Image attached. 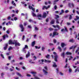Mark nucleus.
Masks as SVG:
<instances>
[{
	"label": "nucleus",
	"mask_w": 79,
	"mask_h": 79,
	"mask_svg": "<svg viewBox=\"0 0 79 79\" xmlns=\"http://www.w3.org/2000/svg\"><path fill=\"white\" fill-rule=\"evenodd\" d=\"M15 12L17 14H18L19 12V10H17L15 11Z\"/></svg>",
	"instance_id": "nucleus-58"
},
{
	"label": "nucleus",
	"mask_w": 79,
	"mask_h": 79,
	"mask_svg": "<svg viewBox=\"0 0 79 79\" xmlns=\"http://www.w3.org/2000/svg\"><path fill=\"white\" fill-rule=\"evenodd\" d=\"M14 41H15V42L14 43H15V47H17V45H18V46H21V44H20L19 42H18L17 41V40L15 41V40H14Z\"/></svg>",
	"instance_id": "nucleus-3"
},
{
	"label": "nucleus",
	"mask_w": 79,
	"mask_h": 79,
	"mask_svg": "<svg viewBox=\"0 0 79 79\" xmlns=\"http://www.w3.org/2000/svg\"><path fill=\"white\" fill-rule=\"evenodd\" d=\"M53 67H55V68H56V66H57V65L56 64H54L53 65Z\"/></svg>",
	"instance_id": "nucleus-46"
},
{
	"label": "nucleus",
	"mask_w": 79,
	"mask_h": 79,
	"mask_svg": "<svg viewBox=\"0 0 79 79\" xmlns=\"http://www.w3.org/2000/svg\"><path fill=\"white\" fill-rule=\"evenodd\" d=\"M58 1H59V0H56L54 1L53 3L54 5H55V4L56 2H58Z\"/></svg>",
	"instance_id": "nucleus-34"
},
{
	"label": "nucleus",
	"mask_w": 79,
	"mask_h": 79,
	"mask_svg": "<svg viewBox=\"0 0 79 79\" xmlns=\"http://www.w3.org/2000/svg\"><path fill=\"white\" fill-rule=\"evenodd\" d=\"M2 37L3 40H5L6 37V38H8L9 36H8V35H7V34H6V35H3Z\"/></svg>",
	"instance_id": "nucleus-5"
},
{
	"label": "nucleus",
	"mask_w": 79,
	"mask_h": 79,
	"mask_svg": "<svg viewBox=\"0 0 79 79\" xmlns=\"http://www.w3.org/2000/svg\"><path fill=\"white\" fill-rule=\"evenodd\" d=\"M24 48H28V46L27 45H25V47Z\"/></svg>",
	"instance_id": "nucleus-43"
},
{
	"label": "nucleus",
	"mask_w": 79,
	"mask_h": 79,
	"mask_svg": "<svg viewBox=\"0 0 79 79\" xmlns=\"http://www.w3.org/2000/svg\"><path fill=\"white\" fill-rule=\"evenodd\" d=\"M61 55L62 57H63L64 58V56H65V53L64 52L62 53Z\"/></svg>",
	"instance_id": "nucleus-12"
},
{
	"label": "nucleus",
	"mask_w": 79,
	"mask_h": 79,
	"mask_svg": "<svg viewBox=\"0 0 79 79\" xmlns=\"http://www.w3.org/2000/svg\"><path fill=\"white\" fill-rule=\"evenodd\" d=\"M19 27L21 28V31L23 32L24 31V27L23 26V25L22 24H21L19 25Z\"/></svg>",
	"instance_id": "nucleus-6"
},
{
	"label": "nucleus",
	"mask_w": 79,
	"mask_h": 79,
	"mask_svg": "<svg viewBox=\"0 0 79 79\" xmlns=\"http://www.w3.org/2000/svg\"><path fill=\"white\" fill-rule=\"evenodd\" d=\"M72 19V16L71 15H70L69 16V19Z\"/></svg>",
	"instance_id": "nucleus-42"
},
{
	"label": "nucleus",
	"mask_w": 79,
	"mask_h": 79,
	"mask_svg": "<svg viewBox=\"0 0 79 79\" xmlns=\"http://www.w3.org/2000/svg\"><path fill=\"white\" fill-rule=\"evenodd\" d=\"M48 21H49V19L48 18H47L46 20V21L47 23H48Z\"/></svg>",
	"instance_id": "nucleus-48"
},
{
	"label": "nucleus",
	"mask_w": 79,
	"mask_h": 79,
	"mask_svg": "<svg viewBox=\"0 0 79 79\" xmlns=\"http://www.w3.org/2000/svg\"><path fill=\"white\" fill-rule=\"evenodd\" d=\"M68 5L69 7L70 8H73V7H74V4L73 2L69 3Z\"/></svg>",
	"instance_id": "nucleus-1"
},
{
	"label": "nucleus",
	"mask_w": 79,
	"mask_h": 79,
	"mask_svg": "<svg viewBox=\"0 0 79 79\" xmlns=\"http://www.w3.org/2000/svg\"><path fill=\"white\" fill-rule=\"evenodd\" d=\"M1 56L2 57V58H4V56H3V54H1Z\"/></svg>",
	"instance_id": "nucleus-53"
},
{
	"label": "nucleus",
	"mask_w": 79,
	"mask_h": 79,
	"mask_svg": "<svg viewBox=\"0 0 79 79\" xmlns=\"http://www.w3.org/2000/svg\"><path fill=\"white\" fill-rule=\"evenodd\" d=\"M32 60H31L30 61H29V62H30V63H35V62H32Z\"/></svg>",
	"instance_id": "nucleus-38"
},
{
	"label": "nucleus",
	"mask_w": 79,
	"mask_h": 79,
	"mask_svg": "<svg viewBox=\"0 0 79 79\" xmlns=\"http://www.w3.org/2000/svg\"><path fill=\"white\" fill-rule=\"evenodd\" d=\"M50 23L52 24H53L55 23V20L53 19L52 20L51 22H50Z\"/></svg>",
	"instance_id": "nucleus-18"
},
{
	"label": "nucleus",
	"mask_w": 79,
	"mask_h": 79,
	"mask_svg": "<svg viewBox=\"0 0 79 79\" xmlns=\"http://www.w3.org/2000/svg\"><path fill=\"white\" fill-rule=\"evenodd\" d=\"M49 30L50 31H53V28H51V27H50L49 28Z\"/></svg>",
	"instance_id": "nucleus-32"
},
{
	"label": "nucleus",
	"mask_w": 79,
	"mask_h": 79,
	"mask_svg": "<svg viewBox=\"0 0 79 79\" xmlns=\"http://www.w3.org/2000/svg\"><path fill=\"white\" fill-rule=\"evenodd\" d=\"M64 28H65V30L66 31V32H68V29H67V28H66V27H64Z\"/></svg>",
	"instance_id": "nucleus-37"
},
{
	"label": "nucleus",
	"mask_w": 79,
	"mask_h": 79,
	"mask_svg": "<svg viewBox=\"0 0 79 79\" xmlns=\"http://www.w3.org/2000/svg\"><path fill=\"white\" fill-rule=\"evenodd\" d=\"M10 19H11V17H10V16L8 17L7 19H8L9 20H10Z\"/></svg>",
	"instance_id": "nucleus-61"
},
{
	"label": "nucleus",
	"mask_w": 79,
	"mask_h": 79,
	"mask_svg": "<svg viewBox=\"0 0 79 79\" xmlns=\"http://www.w3.org/2000/svg\"><path fill=\"white\" fill-rule=\"evenodd\" d=\"M58 34H59L58 33L56 32H53V35H52V37H55V35H58Z\"/></svg>",
	"instance_id": "nucleus-8"
},
{
	"label": "nucleus",
	"mask_w": 79,
	"mask_h": 79,
	"mask_svg": "<svg viewBox=\"0 0 79 79\" xmlns=\"http://www.w3.org/2000/svg\"><path fill=\"white\" fill-rule=\"evenodd\" d=\"M38 30L39 28L37 27H35V31H38Z\"/></svg>",
	"instance_id": "nucleus-31"
},
{
	"label": "nucleus",
	"mask_w": 79,
	"mask_h": 79,
	"mask_svg": "<svg viewBox=\"0 0 79 79\" xmlns=\"http://www.w3.org/2000/svg\"><path fill=\"white\" fill-rule=\"evenodd\" d=\"M59 74H60V75L62 76H63V75H64V74H63V73L61 72L59 73Z\"/></svg>",
	"instance_id": "nucleus-39"
},
{
	"label": "nucleus",
	"mask_w": 79,
	"mask_h": 79,
	"mask_svg": "<svg viewBox=\"0 0 79 79\" xmlns=\"http://www.w3.org/2000/svg\"><path fill=\"white\" fill-rule=\"evenodd\" d=\"M43 71L45 75H47V74H48V72H47V71L45 70L44 69H43Z\"/></svg>",
	"instance_id": "nucleus-10"
},
{
	"label": "nucleus",
	"mask_w": 79,
	"mask_h": 79,
	"mask_svg": "<svg viewBox=\"0 0 79 79\" xmlns=\"http://www.w3.org/2000/svg\"><path fill=\"white\" fill-rule=\"evenodd\" d=\"M63 20H62L60 23V25L61 26H62V23H63Z\"/></svg>",
	"instance_id": "nucleus-55"
},
{
	"label": "nucleus",
	"mask_w": 79,
	"mask_h": 79,
	"mask_svg": "<svg viewBox=\"0 0 79 79\" xmlns=\"http://www.w3.org/2000/svg\"><path fill=\"white\" fill-rule=\"evenodd\" d=\"M73 46H72L69 48V49L70 50H71V49H73Z\"/></svg>",
	"instance_id": "nucleus-59"
},
{
	"label": "nucleus",
	"mask_w": 79,
	"mask_h": 79,
	"mask_svg": "<svg viewBox=\"0 0 79 79\" xmlns=\"http://www.w3.org/2000/svg\"><path fill=\"white\" fill-rule=\"evenodd\" d=\"M29 56H30V52H28L27 54L26 55V58H28V57H29Z\"/></svg>",
	"instance_id": "nucleus-13"
},
{
	"label": "nucleus",
	"mask_w": 79,
	"mask_h": 79,
	"mask_svg": "<svg viewBox=\"0 0 79 79\" xmlns=\"http://www.w3.org/2000/svg\"><path fill=\"white\" fill-rule=\"evenodd\" d=\"M9 44L10 45L12 44H15V42H13L12 40H10L9 41Z\"/></svg>",
	"instance_id": "nucleus-11"
},
{
	"label": "nucleus",
	"mask_w": 79,
	"mask_h": 79,
	"mask_svg": "<svg viewBox=\"0 0 79 79\" xmlns=\"http://www.w3.org/2000/svg\"><path fill=\"white\" fill-rule=\"evenodd\" d=\"M39 76L40 77H43V75H42V74H39Z\"/></svg>",
	"instance_id": "nucleus-54"
},
{
	"label": "nucleus",
	"mask_w": 79,
	"mask_h": 79,
	"mask_svg": "<svg viewBox=\"0 0 79 79\" xmlns=\"http://www.w3.org/2000/svg\"><path fill=\"white\" fill-rule=\"evenodd\" d=\"M47 16V13L44 12L43 13V15H42V17L43 18H45Z\"/></svg>",
	"instance_id": "nucleus-7"
},
{
	"label": "nucleus",
	"mask_w": 79,
	"mask_h": 79,
	"mask_svg": "<svg viewBox=\"0 0 79 79\" xmlns=\"http://www.w3.org/2000/svg\"><path fill=\"white\" fill-rule=\"evenodd\" d=\"M66 54V55H72V53L70 52H67Z\"/></svg>",
	"instance_id": "nucleus-17"
},
{
	"label": "nucleus",
	"mask_w": 79,
	"mask_h": 79,
	"mask_svg": "<svg viewBox=\"0 0 79 79\" xmlns=\"http://www.w3.org/2000/svg\"><path fill=\"white\" fill-rule=\"evenodd\" d=\"M61 47H62V48H64V46H65V44L64 43H61Z\"/></svg>",
	"instance_id": "nucleus-19"
},
{
	"label": "nucleus",
	"mask_w": 79,
	"mask_h": 79,
	"mask_svg": "<svg viewBox=\"0 0 79 79\" xmlns=\"http://www.w3.org/2000/svg\"><path fill=\"white\" fill-rule=\"evenodd\" d=\"M22 51L23 52H24V53H26V49L25 48H24L22 50Z\"/></svg>",
	"instance_id": "nucleus-26"
},
{
	"label": "nucleus",
	"mask_w": 79,
	"mask_h": 79,
	"mask_svg": "<svg viewBox=\"0 0 79 79\" xmlns=\"http://www.w3.org/2000/svg\"><path fill=\"white\" fill-rule=\"evenodd\" d=\"M29 21L30 23H32V22L33 23H34V20H33L31 19H29Z\"/></svg>",
	"instance_id": "nucleus-28"
},
{
	"label": "nucleus",
	"mask_w": 79,
	"mask_h": 79,
	"mask_svg": "<svg viewBox=\"0 0 79 79\" xmlns=\"http://www.w3.org/2000/svg\"><path fill=\"white\" fill-rule=\"evenodd\" d=\"M53 42L54 44H56V40L55 39H54Z\"/></svg>",
	"instance_id": "nucleus-35"
},
{
	"label": "nucleus",
	"mask_w": 79,
	"mask_h": 79,
	"mask_svg": "<svg viewBox=\"0 0 79 79\" xmlns=\"http://www.w3.org/2000/svg\"><path fill=\"white\" fill-rule=\"evenodd\" d=\"M35 41H34L33 42H32L31 44V46L34 47V45H35Z\"/></svg>",
	"instance_id": "nucleus-14"
},
{
	"label": "nucleus",
	"mask_w": 79,
	"mask_h": 79,
	"mask_svg": "<svg viewBox=\"0 0 79 79\" xmlns=\"http://www.w3.org/2000/svg\"><path fill=\"white\" fill-rule=\"evenodd\" d=\"M32 15L33 16H34V17H36L37 16V15H36L34 12H32Z\"/></svg>",
	"instance_id": "nucleus-23"
},
{
	"label": "nucleus",
	"mask_w": 79,
	"mask_h": 79,
	"mask_svg": "<svg viewBox=\"0 0 79 79\" xmlns=\"http://www.w3.org/2000/svg\"><path fill=\"white\" fill-rule=\"evenodd\" d=\"M31 10L33 11V12H34L35 11V8H33V7H32L31 9Z\"/></svg>",
	"instance_id": "nucleus-52"
},
{
	"label": "nucleus",
	"mask_w": 79,
	"mask_h": 79,
	"mask_svg": "<svg viewBox=\"0 0 79 79\" xmlns=\"http://www.w3.org/2000/svg\"><path fill=\"white\" fill-rule=\"evenodd\" d=\"M67 26H69V25H71V23H67Z\"/></svg>",
	"instance_id": "nucleus-45"
},
{
	"label": "nucleus",
	"mask_w": 79,
	"mask_h": 79,
	"mask_svg": "<svg viewBox=\"0 0 79 79\" xmlns=\"http://www.w3.org/2000/svg\"><path fill=\"white\" fill-rule=\"evenodd\" d=\"M46 58H48V59L50 58V55L49 54H48L47 56H45Z\"/></svg>",
	"instance_id": "nucleus-27"
},
{
	"label": "nucleus",
	"mask_w": 79,
	"mask_h": 79,
	"mask_svg": "<svg viewBox=\"0 0 79 79\" xmlns=\"http://www.w3.org/2000/svg\"><path fill=\"white\" fill-rule=\"evenodd\" d=\"M28 28H30V29H31V25H28Z\"/></svg>",
	"instance_id": "nucleus-62"
},
{
	"label": "nucleus",
	"mask_w": 79,
	"mask_h": 79,
	"mask_svg": "<svg viewBox=\"0 0 79 79\" xmlns=\"http://www.w3.org/2000/svg\"><path fill=\"white\" fill-rule=\"evenodd\" d=\"M45 48L43 46L42 47V51H44V50H45Z\"/></svg>",
	"instance_id": "nucleus-36"
},
{
	"label": "nucleus",
	"mask_w": 79,
	"mask_h": 79,
	"mask_svg": "<svg viewBox=\"0 0 79 79\" xmlns=\"http://www.w3.org/2000/svg\"><path fill=\"white\" fill-rule=\"evenodd\" d=\"M4 73H2L1 74V76L2 77H3V75H4Z\"/></svg>",
	"instance_id": "nucleus-40"
},
{
	"label": "nucleus",
	"mask_w": 79,
	"mask_h": 79,
	"mask_svg": "<svg viewBox=\"0 0 79 79\" xmlns=\"http://www.w3.org/2000/svg\"><path fill=\"white\" fill-rule=\"evenodd\" d=\"M14 20L15 21H16V20H18V18H17V17H14Z\"/></svg>",
	"instance_id": "nucleus-50"
},
{
	"label": "nucleus",
	"mask_w": 79,
	"mask_h": 79,
	"mask_svg": "<svg viewBox=\"0 0 79 79\" xmlns=\"http://www.w3.org/2000/svg\"><path fill=\"white\" fill-rule=\"evenodd\" d=\"M6 33H7V34H10V31H9L8 30L7 31Z\"/></svg>",
	"instance_id": "nucleus-60"
},
{
	"label": "nucleus",
	"mask_w": 79,
	"mask_h": 79,
	"mask_svg": "<svg viewBox=\"0 0 79 79\" xmlns=\"http://www.w3.org/2000/svg\"><path fill=\"white\" fill-rule=\"evenodd\" d=\"M8 47V44H6L5 45V46L4 47V50H6Z\"/></svg>",
	"instance_id": "nucleus-15"
},
{
	"label": "nucleus",
	"mask_w": 79,
	"mask_h": 79,
	"mask_svg": "<svg viewBox=\"0 0 79 79\" xmlns=\"http://www.w3.org/2000/svg\"><path fill=\"white\" fill-rule=\"evenodd\" d=\"M17 75H18L20 77H22V75H21V74L19 73H17Z\"/></svg>",
	"instance_id": "nucleus-30"
},
{
	"label": "nucleus",
	"mask_w": 79,
	"mask_h": 79,
	"mask_svg": "<svg viewBox=\"0 0 79 79\" xmlns=\"http://www.w3.org/2000/svg\"><path fill=\"white\" fill-rule=\"evenodd\" d=\"M27 77H31V75H29V74H27Z\"/></svg>",
	"instance_id": "nucleus-51"
},
{
	"label": "nucleus",
	"mask_w": 79,
	"mask_h": 79,
	"mask_svg": "<svg viewBox=\"0 0 79 79\" xmlns=\"http://www.w3.org/2000/svg\"><path fill=\"white\" fill-rule=\"evenodd\" d=\"M54 55H56L55 56V59L54 60L56 62H57L58 61V60H57V58H58V56L56 55V53L55 52H54L53 53Z\"/></svg>",
	"instance_id": "nucleus-2"
},
{
	"label": "nucleus",
	"mask_w": 79,
	"mask_h": 79,
	"mask_svg": "<svg viewBox=\"0 0 79 79\" xmlns=\"http://www.w3.org/2000/svg\"><path fill=\"white\" fill-rule=\"evenodd\" d=\"M12 47L10 46L9 48L8 49V50H9V51H10V50H12Z\"/></svg>",
	"instance_id": "nucleus-29"
},
{
	"label": "nucleus",
	"mask_w": 79,
	"mask_h": 79,
	"mask_svg": "<svg viewBox=\"0 0 79 79\" xmlns=\"http://www.w3.org/2000/svg\"><path fill=\"white\" fill-rule=\"evenodd\" d=\"M37 16L38 18H42V15L41 14H39V15H37Z\"/></svg>",
	"instance_id": "nucleus-25"
},
{
	"label": "nucleus",
	"mask_w": 79,
	"mask_h": 79,
	"mask_svg": "<svg viewBox=\"0 0 79 79\" xmlns=\"http://www.w3.org/2000/svg\"><path fill=\"white\" fill-rule=\"evenodd\" d=\"M69 71L70 73H71V72H72V69H69Z\"/></svg>",
	"instance_id": "nucleus-57"
},
{
	"label": "nucleus",
	"mask_w": 79,
	"mask_h": 79,
	"mask_svg": "<svg viewBox=\"0 0 79 79\" xmlns=\"http://www.w3.org/2000/svg\"><path fill=\"white\" fill-rule=\"evenodd\" d=\"M75 40L72 39H70L69 40V42H72V43H74V42Z\"/></svg>",
	"instance_id": "nucleus-20"
},
{
	"label": "nucleus",
	"mask_w": 79,
	"mask_h": 79,
	"mask_svg": "<svg viewBox=\"0 0 79 79\" xmlns=\"http://www.w3.org/2000/svg\"><path fill=\"white\" fill-rule=\"evenodd\" d=\"M33 58H35L34 59V61H35V60H37V57H36V56H33Z\"/></svg>",
	"instance_id": "nucleus-33"
},
{
	"label": "nucleus",
	"mask_w": 79,
	"mask_h": 79,
	"mask_svg": "<svg viewBox=\"0 0 79 79\" xmlns=\"http://www.w3.org/2000/svg\"><path fill=\"white\" fill-rule=\"evenodd\" d=\"M29 9L30 10H31V9H32V7L30 5H29Z\"/></svg>",
	"instance_id": "nucleus-47"
},
{
	"label": "nucleus",
	"mask_w": 79,
	"mask_h": 79,
	"mask_svg": "<svg viewBox=\"0 0 79 79\" xmlns=\"http://www.w3.org/2000/svg\"><path fill=\"white\" fill-rule=\"evenodd\" d=\"M56 19V24H59L60 22L58 21V19L57 18H55Z\"/></svg>",
	"instance_id": "nucleus-22"
},
{
	"label": "nucleus",
	"mask_w": 79,
	"mask_h": 79,
	"mask_svg": "<svg viewBox=\"0 0 79 79\" xmlns=\"http://www.w3.org/2000/svg\"><path fill=\"white\" fill-rule=\"evenodd\" d=\"M68 12H69V10H67L65 11V13H68Z\"/></svg>",
	"instance_id": "nucleus-56"
},
{
	"label": "nucleus",
	"mask_w": 79,
	"mask_h": 79,
	"mask_svg": "<svg viewBox=\"0 0 79 79\" xmlns=\"http://www.w3.org/2000/svg\"><path fill=\"white\" fill-rule=\"evenodd\" d=\"M55 16L57 18H60V16L58 15H56Z\"/></svg>",
	"instance_id": "nucleus-41"
},
{
	"label": "nucleus",
	"mask_w": 79,
	"mask_h": 79,
	"mask_svg": "<svg viewBox=\"0 0 79 79\" xmlns=\"http://www.w3.org/2000/svg\"><path fill=\"white\" fill-rule=\"evenodd\" d=\"M35 79H41L39 78V77H36V76H35Z\"/></svg>",
	"instance_id": "nucleus-44"
},
{
	"label": "nucleus",
	"mask_w": 79,
	"mask_h": 79,
	"mask_svg": "<svg viewBox=\"0 0 79 79\" xmlns=\"http://www.w3.org/2000/svg\"><path fill=\"white\" fill-rule=\"evenodd\" d=\"M31 73L32 74H37V72H35L32 71L31 72Z\"/></svg>",
	"instance_id": "nucleus-24"
},
{
	"label": "nucleus",
	"mask_w": 79,
	"mask_h": 79,
	"mask_svg": "<svg viewBox=\"0 0 79 79\" xmlns=\"http://www.w3.org/2000/svg\"><path fill=\"white\" fill-rule=\"evenodd\" d=\"M24 26H26V25H27V23H24Z\"/></svg>",
	"instance_id": "nucleus-64"
},
{
	"label": "nucleus",
	"mask_w": 79,
	"mask_h": 79,
	"mask_svg": "<svg viewBox=\"0 0 79 79\" xmlns=\"http://www.w3.org/2000/svg\"><path fill=\"white\" fill-rule=\"evenodd\" d=\"M58 49H59V51L60 52H61V51H62V49H61V47H60V46H58Z\"/></svg>",
	"instance_id": "nucleus-21"
},
{
	"label": "nucleus",
	"mask_w": 79,
	"mask_h": 79,
	"mask_svg": "<svg viewBox=\"0 0 79 79\" xmlns=\"http://www.w3.org/2000/svg\"><path fill=\"white\" fill-rule=\"evenodd\" d=\"M76 18L74 19V21H77V20H78L79 19V21L77 22V24H79V17L77 16H76Z\"/></svg>",
	"instance_id": "nucleus-9"
},
{
	"label": "nucleus",
	"mask_w": 79,
	"mask_h": 79,
	"mask_svg": "<svg viewBox=\"0 0 79 79\" xmlns=\"http://www.w3.org/2000/svg\"><path fill=\"white\" fill-rule=\"evenodd\" d=\"M54 8L55 10H56L57 9V6H56L55 5L54 6Z\"/></svg>",
	"instance_id": "nucleus-49"
},
{
	"label": "nucleus",
	"mask_w": 79,
	"mask_h": 79,
	"mask_svg": "<svg viewBox=\"0 0 79 79\" xmlns=\"http://www.w3.org/2000/svg\"><path fill=\"white\" fill-rule=\"evenodd\" d=\"M47 8H48L47 7V6H43V7L42 9L43 10H45V9H46V10H47Z\"/></svg>",
	"instance_id": "nucleus-16"
},
{
	"label": "nucleus",
	"mask_w": 79,
	"mask_h": 79,
	"mask_svg": "<svg viewBox=\"0 0 79 79\" xmlns=\"http://www.w3.org/2000/svg\"><path fill=\"white\" fill-rule=\"evenodd\" d=\"M3 31H5V30L6 29V28L5 27H3Z\"/></svg>",
	"instance_id": "nucleus-63"
},
{
	"label": "nucleus",
	"mask_w": 79,
	"mask_h": 79,
	"mask_svg": "<svg viewBox=\"0 0 79 79\" xmlns=\"http://www.w3.org/2000/svg\"><path fill=\"white\" fill-rule=\"evenodd\" d=\"M52 26L53 27H54V28H57L58 30H60V26H59L58 24L56 25V26L53 25Z\"/></svg>",
	"instance_id": "nucleus-4"
}]
</instances>
